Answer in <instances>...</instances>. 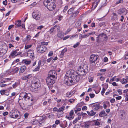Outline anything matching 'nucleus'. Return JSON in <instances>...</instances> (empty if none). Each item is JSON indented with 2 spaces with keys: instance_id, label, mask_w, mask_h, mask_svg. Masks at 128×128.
Segmentation results:
<instances>
[{
  "instance_id": "4c0bfd02",
  "label": "nucleus",
  "mask_w": 128,
  "mask_h": 128,
  "mask_svg": "<svg viewBox=\"0 0 128 128\" xmlns=\"http://www.w3.org/2000/svg\"><path fill=\"white\" fill-rule=\"evenodd\" d=\"M27 80L29 79L32 78L33 76V74H30L26 76Z\"/></svg>"
},
{
  "instance_id": "69168bd1",
  "label": "nucleus",
  "mask_w": 128,
  "mask_h": 128,
  "mask_svg": "<svg viewBox=\"0 0 128 128\" xmlns=\"http://www.w3.org/2000/svg\"><path fill=\"white\" fill-rule=\"evenodd\" d=\"M70 37V36H65L64 38L63 39V40H66L69 38Z\"/></svg>"
},
{
  "instance_id": "a211bd4d",
  "label": "nucleus",
  "mask_w": 128,
  "mask_h": 128,
  "mask_svg": "<svg viewBox=\"0 0 128 128\" xmlns=\"http://www.w3.org/2000/svg\"><path fill=\"white\" fill-rule=\"evenodd\" d=\"M92 122H86L85 123V128H89L90 126H92Z\"/></svg>"
},
{
  "instance_id": "0eeeda50",
  "label": "nucleus",
  "mask_w": 128,
  "mask_h": 128,
  "mask_svg": "<svg viewBox=\"0 0 128 128\" xmlns=\"http://www.w3.org/2000/svg\"><path fill=\"white\" fill-rule=\"evenodd\" d=\"M32 15L33 18L36 20H39L40 18V13L38 11H35L33 12Z\"/></svg>"
},
{
  "instance_id": "72a5a7b5",
  "label": "nucleus",
  "mask_w": 128,
  "mask_h": 128,
  "mask_svg": "<svg viewBox=\"0 0 128 128\" xmlns=\"http://www.w3.org/2000/svg\"><path fill=\"white\" fill-rule=\"evenodd\" d=\"M80 118L78 117L76 118L75 120H74L73 122V124H75L78 121L80 120Z\"/></svg>"
},
{
  "instance_id": "4d7b16f0",
  "label": "nucleus",
  "mask_w": 128,
  "mask_h": 128,
  "mask_svg": "<svg viewBox=\"0 0 128 128\" xmlns=\"http://www.w3.org/2000/svg\"><path fill=\"white\" fill-rule=\"evenodd\" d=\"M122 97L121 96H120L116 97V99L118 100H121L122 98Z\"/></svg>"
},
{
  "instance_id": "20e7f679",
  "label": "nucleus",
  "mask_w": 128,
  "mask_h": 128,
  "mask_svg": "<svg viewBox=\"0 0 128 128\" xmlns=\"http://www.w3.org/2000/svg\"><path fill=\"white\" fill-rule=\"evenodd\" d=\"M20 98L24 99L26 100H30L32 102L34 101V98L32 95L30 93L28 94L25 92H23L20 94Z\"/></svg>"
},
{
  "instance_id": "ddd939ff",
  "label": "nucleus",
  "mask_w": 128,
  "mask_h": 128,
  "mask_svg": "<svg viewBox=\"0 0 128 128\" xmlns=\"http://www.w3.org/2000/svg\"><path fill=\"white\" fill-rule=\"evenodd\" d=\"M66 117L69 120L73 119L74 118V111L71 110L70 113L69 115L66 116Z\"/></svg>"
},
{
  "instance_id": "79ce46f5",
  "label": "nucleus",
  "mask_w": 128,
  "mask_h": 128,
  "mask_svg": "<svg viewBox=\"0 0 128 128\" xmlns=\"http://www.w3.org/2000/svg\"><path fill=\"white\" fill-rule=\"evenodd\" d=\"M54 116V114H48V117L50 118H53Z\"/></svg>"
},
{
  "instance_id": "864d4df0",
  "label": "nucleus",
  "mask_w": 128,
  "mask_h": 128,
  "mask_svg": "<svg viewBox=\"0 0 128 128\" xmlns=\"http://www.w3.org/2000/svg\"><path fill=\"white\" fill-rule=\"evenodd\" d=\"M53 59V58L51 57L47 59V62L48 63H50Z\"/></svg>"
},
{
  "instance_id": "2eb2a0df",
  "label": "nucleus",
  "mask_w": 128,
  "mask_h": 128,
  "mask_svg": "<svg viewBox=\"0 0 128 128\" xmlns=\"http://www.w3.org/2000/svg\"><path fill=\"white\" fill-rule=\"evenodd\" d=\"M120 82L122 84H125L128 82V76L126 77V78L121 79Z\"/></svg>"
},
{
  "instance_id": "7c9ffc66",
  "label": "nucleus",
  "mask_w": 128,
  "mask_h": 128,
  "mask_svg": "<svg viewBox=\"0 0 128 128\" xmlns=\"http://www.w3.org/2000/svg\"><path fill=\"white\" fill-rule=\"evenodd\" d=\"M26 64H30L31 63V61L30 60H23L22 61Z\"/></svg>"
},
{
  "instance_id": "5fc2aeb1",
  "label": "nucleus",
  "mask_w": 128,
  "mask_h": 128,
  "mask_svg": "<svg viewBox=\"0 0 128 128\" xmlns=\"http://www.w3.org/2000/svg\"><path fill=\"white\" fill-rule=\"evenodd\" d=\"M125 58L126 59V60L128 59V52H126L125 55Z\"/></svg>"
},
{
  "instance_id": "c756f323",
  "label": "nucleus",
  "mask_w": 128,
  "mask_h": 128,
  "mask_svg": "<svg viewBox=\"0 0 128 128\" xmlns=\"http://www.w3.org/2000/svg\"><path fill=\"white\" fill-rule=\"evenodd\" d=\"M63 36V34L62 32H58V36L60 38H62Z\"/></svg>"
},
{
  "instance_id": "4468645a",
  "label": "nucleus",
  "mask_w": 128,
  "mask_h": 128,
  "mask_svg": "<svg viewBox=\"0 0 128 128\" xmlns=\"http://www.w3.org/2000/svg\"><path fill=\"white\" fill-rule=\"evenodd\" d=\"M19 51V49L13 50L11 53L10 56L13 58H14L17 56V53L18 52V51Z\"/></svg>"
},
{
  "instance_id": "f8f14e48",
  "label": "nucleus",
  "mask_w": 128,
  "mask_h": 128,
  "mask_svg": "<svg viewBox=\"0 0 128 128\" xmlns=\"http://www.w3.org/2000/svg\"><path fill=\"white\" fill-rule=\"evenodd\" d=\"M27 56L32 59H34L35 58L34 54L33 51L30 50H29L28 51Z\"/></svg>"
},
{
  "instance_id": "09e8293b",
  "label": "nucleus",
  "mask_w": 128,
  "mask_h": 128,
  "mask_svg": "<svg viewBox=\"0 0 128 128\" xmlns=\"http://www.w3.org/2000/svg\"><path fill=\"white\" fill-rule=\"evenodd\" d=\"M106 90V89L104 88H102V90L101 92V94L102 95H103Z\"/></svg>"
},
{
  "instance_id": "423d86ee",
  "label": "nucleus",
  "mask_w": 128,
  "mask_h": 128,
  "mask_svg": "<svg viewBox=\"0 0 128 128\" xmlns=\"http://www.w3.org/2000/svg\"><path fill=\"white\" fill-rule=\"evenodd\" d=\"M98 55L92 54L91 55L90 59V61L91 64H95L98 58Z\"/></svg>"
},
{
  "instance_id": "774afa93",
  "label": "nucleus",
  "mask_w": 128,
  "mask_h": 128,
  "mask_svg": "<svg viewBox=\"0 0 128 128\" xmlns=\"http://www.w3.org/2000/svg\"><path fill=\"white\" fill-rule=\"evenodd\" d=\"M115 100L114 98H112L110 100V102L112 103H113L115 102Z\"/></svg>"
},
{
  "instance_id": "b1692460",
  "label": "nucleus",
  "mask_w": 128,
  "mask_h": 128,
  "mask_svg": "<svg viewBox=\"0 0 128 128\" xmlns=\"http://www.w3.org/2000/svg\"><path fill=\"white\" fill-rule=\"evenodd\" d=\"M87 113L88 115L91 116H93L96 114V113L93 110H91L90 112L87 111Z\"/></svg>"
},
{
  "instance_id": "8fccbe9b",
  "label": "nucleus",
  "mask_w": 128,
  "mask_h": 128,
  "mask_svg": "<svg viewBox=\"0 0 128 128\" xmlns=\"http://www.w3.org/2000/svg\"><path fill=\"white\" fill-rule=\"evenodd\" d=\"M68 8V6H66L64 8L63 10V12H66V11L67 10Z\"/></svg>"
},
{
  "instance_id": "e2e57ef3",
  "label": "nucleus",
  "mask_w": 128,
  "mask_h": 128,
  "mask_svg": "<svg viewBox=\"0 0 128 128\" xmlns=\"http://www.w3.org/2000/svg\"><path fill=\"white\" fill-rule=\"evenodd\" d=\"M95 3L96 4V5H98L99 2H100V0H94Z\"/></svg>"
},
{
  "instance_id": "37998d69",
  "label": "nucleus",
  "mask_w": 128,
  "mask_h": 128,
  "mask_svg": "<svg viewBox=\"0 0 128 128\" xmlns=\"http://www.w3.org/2000/svg\"><path fill=\"white\" fill-rule=\"evenodd\" d=\"M116 77V76H114V77L112 78L110 80L109 82L110 84H112V83L114 80H115V78Z\"/></svg>"
},
{
  "instance_id": "412c9836",
  "label": "nucleus",
  "mask_w": 128,
  "mask_h": 128,
  "mask_svg": "<svg viewBox=\"0 0 128 128\" xmlns=\"http://www.w3.org/2000/svg\"><path fill=\"white\" fill-rule=\"evenodd\" d=\"M100 105L99 104H94L93 108L95 110H98L100 108Z\"/></svg>"
},
{
  "instance_id": "052dcab7",
  "label": "nucleus",
  "mask_w": 128,
  "mask_h": 128,
  "mask_svg": "<svg viewBox=\"0 0 128 128\" xmlns=\"http://www.w3.org/2000/svg\"><path fill=\"white\" fill-rule=\"evenodd\" d=\"M48 42H42V45H47L48 44Z\"/></svg>"
},
{
  "instance_id": "bf43d9fd",
  "label": "nucleus",
  "mask_w": 128,
  "mask_h": 128,
  "mask_svg": "<svg viewBox=\"0 0 128 128\" xmlns=\"http://www.w3.org/2000/svg\"><path fill=\"white\" fill-rule=\"evenodd\" d=\"M81 110V108H78L76 110H75V113H77L78 112L80 111Z\"/></svg>"
},
{
  "instance_id": "0e129e2a",
  "label": "nucleus",
  "mask_w": 128,
  "mask_h": 128,
  "mask_svg": "<svg viewBox=\"0 0 128 128\" xmlns=\"http://www.w3.org/2000/svg\"><path fill=\"white\" fill-rule=\"evenodd\" d=\"M80 43L79 42H77L76 44L74 45L73 47L74 48H76L79 45Z\"/></svg>"
},
{
  "instance_id": "39448f33",
  "label": "nucleus",
  "mask_w": 128,
  "mask_h": 128,
  "mask_svg": "<svg viewBox=\"0 0 128 128\" xmlns=\"http://www.w3.org/2000/svg\"><path fill=\"white\" fill-rule=\"evenodd\" d=\"M37 51L39 53H42L46 50L47 48L43 45H38L36 48Z\"/></svg>"
},
{
  "instance_id": "9b49d317",
  "label": "nucleus",
  "mask_w": 128,
  "mask_h": 128,
  "mask_svg": "<svg viewBox=\"0 0 128 128\" xmlns=\"http://www.w3.org/2000/svg\"><path fill=\"white\" fill-rule=\"evenodd\" d=\"M48 76H50L53 78H56L57 77L56 72L54 70H51L49 72Z\"/></svg>"
},
{
  "instance_id": "e433bc0d",
  "label": "nucleus",
  "mask_w": 128,
  "mask_h": 128,
  "mask_svg": "<svg viewBox=\"0 0 128 128\" xmlns=\"http://www.w3.org/2000/svg\"><path fill=\"white\" fill-rule=\"evenodd\" d=\"M124 2V0H120L118 1L116 3V5H117L120 4H122Z\"/></svg>"
},
{
  "instance_id": "6ab92c4d",
  "label": "nucleus",
  "mask_w": 128,
  "mask_h": 128,
  "mask_svg": "<svg viewBox=\"0 0 128 128\" xmlns=\"http://www.w3.org/2000/svg\"><path fill=\"white\" fill-rule=\"evenodd\" d=\"M26 69V67L25 66H22L20 68V73H24Z\"/></svg>"
},
{
  "instance_id": "ea45409f",
  "label": "nucleus",
  "mask_w": 128,
  "mask_h": 128,
  "mask_svg": "<svg viewBox=\"0 0 128 128\" xmlns=\"http://www.w3.org/2000/svg\"><path fill=\"white\" fill-rule=\"evenodd\" d=\"M75 100V99H71L69 100V102L71 103H73L74 102Z\"/></svg>"
},
{
  "instance_id": "f257e3e1",
  "label": "nucleus",
  "mask_w": 128,
  "mask_h": 128,
  "mask_svg": "<svg viewBox=\"0 0 128 128\" xmlns=\"http://www.w3.org/2000/svg\"><path fill=\"white\" fill-rule=\"evenodd\" d=\"M80 79L78 74L74 70H70L66 72L64 81L65 84L69 85L76 83Z\"/></svg>"
},
{
  "instance_id": "c85d7f7f",
  "label": "nucleus",
  "mask_w": 128,
  "mask_h": 128,
  "mask_svg": "<svg viewBox=\"0 0 128 128\" xmlns=\"http://www.w3.org/2000/svg\"><path fill=\"white\" fill-rule=\"evenodd\" d=\"M75 92L74 91L72 92H70L68 93L67 94V96L68 97L70 98L74 94Z\"/></svg>"
},
{
  "instance_id": "473e14b6",
  "label": "nucleus",
  "mask_w": 128,
  "mask_h": 128,
  "mask_svg": "<svg viewBox=\"0 0 128 128\" xmlns=\"http://www.w3.org/2000/svg\"><path fill=\"white\" fill-rule=\"evenodd\" d=\"M79 12V11L78 10H77L76 11L74 12L73 14L72 15V17H76Z\"/></svg>"
},
{
  "instance_id": "603ef678",
  "label": "nucleus",
  "mask_w": 128,
  "mask_h": 128,
  "mask_svg": "<svg viewBox=\"0 0 128 128\" xmlns=\"http://www.w3.org/2000/svg\"><path fill=\"white\" fill-rule=\"evenodd\" d=\"M44 26H40L38 27L37 28V29L40 30H41L44 28Z\"/></svg>"
},
{
  "instance_id": "cd10ccee",
  "label": "nucleus",
  "mask_w": 128,
  "mask_h": 128,
  "mask_svg": "<svg viewBox=\"0 0 128 128\" xmlns=\"http://www.w3.org/2000/svg\"><path fill=\"white\" fill-rule=\"evenodd\" d=\"M39 122V120L35 119L31 122V124H32L35 125L37 124H38Z\"/></svg>"
},
{
  "instance_id": "5701e85b",
  "label": "nucleus",
  "mask_w": 128,
  "mask_h": 128,
  "mask_svg": "<svg viewBox=\"0 0 128 128\" xmlns=\"http://www.w3.org/2000/svg\"><path fill=\"white\" fill-rule=\"evenodd\" d=\"M31 36L30 35H28L23 40V42H25L26 41L28 42L31 39Z\"/></svg>"
},
{
  "instance_id": "dca6fc26",
  "label": "nucleus",
  "mask_w": 128,
  "mask_h": 128,
  "mask_svg": "<svg viewBox=\"0 0 128 128\" xmlns=\"http://www.w3.org/2000/svg\"><path fill=\"white\" fill-rule=\"evenodd\" d=\"M47 118V117L45 116H41L40 117L39 121L45 123L46 122V119Z\"/></svg>"
},
{
  "instance_id": "49530a36",
  "label": "nucleus",
  "mask_w": 128,
  "mask_h": 128,
  "mask_svg": "<svg viewBox=\"0 0 128 128\" xmlns=\"http://www.w3.org/2000/svg\"><path fill=\"white\" fill-rule=\"evenodd\" d=\"M53 52L52 51H51L49 52V53L48 55V56H49V57L51 56H53Z\"/></svg>"
},
{
  "instance_id": "338daca9",
  "label": "nucleus",
  "mask_w": 128,
  "mask_h": 128,
  "mask_svg": "<svg viewBox=\"0 0 128 128\" xmlns=\"http://www.w3.org/2000/svg\"><path fill=\"white\" fill-rule=\"evenodd\" d=\"M115 80L116 82H118L119 81H120V82L121 79L120 78H117L115 79Z\"/></svg>"
},
{
  "instance_id": "1a4fd4ad",
  "label": "nucleus",
  "mask_w": 128,
  "mask_h": 128,
  "mask_svg": "<svg viewBox=\"0 0 128 128\" xmlns=\"http://www.w3.org/2000/svg\"><path fill=\"white\" fill-rule=\"evenodd\" d=\"M40 87L39 85V83L37 82H35L34 83H32L31 85V87L32 90L36 91Z\"/></svg>"
},
{
  "instance_id": "f03ea898",
  "label": "nucleus",
  "mask_w": 128,
  "mask_h": 128,
  "mask_svg": "<svg viewBox=\"0 0 128 128\" xmlns=\"http://www.w3.org/2000/svg\"><path fill=\"white\" fill-rule=\"evenodd\" d=\"M55 2V0H44V4L50 11H52L56 7Z\"/></svg>"
},
{
  "instance_id": "4be33fe9",
  "label": "nucleus",
  "mask_w": 128,
  "mask_h": 128,
  "mask_svg": "<svg viewBox=\"0 0 128 128\" xmlns=\"http://www.w3.org/2000/svg\"><path fill=\"white\" fill-rule=\"evenodd\" d=\"M74 8H72L69 9L67 13L68 14H73L74 13L73 12L74 11Z\"/></svg>"
},
{
  "instance_id": "f704fd0d",
  "label": "nucleus",
  "mask_w": 128,
  "mask_h": 128,
  "mask_svg": "<svg viewBox=\"0 0 128 128\" xmlns=\"http://www.w3.org/2000/svg\"><path fill=\"white\" fill-rule=\"evenodd\" d=\"M105 114L106 112H105L103 110L99 114V116L101 117H103L105 116Z\"/></svg>"
},
{
  "instance_id": "a19ab883",
  "label": "nucleus",
  "mask_w": 128,
  "mask_h": 128,
  "mask_svg": "<svg viewBox=\"0 0 128 128\" xmlns=\"http://www.w3.org/2000/svg\"><path fill=\"white\" fill-rule=\"evenodd\" d=\"M56 26L55 29L56 28L58 30V32H60V28L59 26Z\"/></svg>"
},
{
  "instance_id": "aec40b11",
  "label": "nucleus",
  "mask_w": 128,
  "mask_h": 128,
  "mask_svg": "<svg viewBox=\"0 0 128 128\" xmlns=\"http://www.w3.org/2000/svg\"><path fill=\"white\" fill-rule=\"evenodd\" d=\"M67 51V49L66 48H65L62 51L60 55V57L61 58H62L64 56V54Z\"/></svg>"
},
{
  "instance_id": "7ed1b4c3",
  "label": "nucleus",
  "mask_w": 128,
  "mask_h": 128,
  "mask_svg": "<svg viewBox=\"0 0 128 128\" xmlns=\"http://www.w3.org/2000/svg\"><path fill=\"white\" fill-rule=\"evenodd\" d=\"M88 69V65L87 64H82L78 68V71L80 75L83 76L86 74Z\"/></svg>"
},
{
  "instance_id": "9d476101",
  "label": "nucleus",
  "mask_w": 128,
  "mask_h": 128,
  "mask_svg": "<svg viewBox=\"0 0 128 128\" xmlns=\"http://www.w3.org/2000/svg\"><path fill=\"white\" fill-rule=\"evenodd\" d=\"M128 13V10L125 8H122L118 11V13L120 15H126Z\"/></svg>"
},
{
  "instance_id": "a878e982",
  "label": "nucleus",
  "mask_w": 128,
  "mask_h": 128,
  "mask_svg": "<svg viewBox=\"0 0 128 128\" xmlns=\"http://www.w3.org/2000/svg\"><path fill=\"white\" fill-rule=\"evenodd\" d=\"M65 106H62L59 108L58 110V112H64L65 110Z\"/></svg>"
},
{
  "instance_id": "2f4dec72",
  "label": "nucleus",
  "mask_w": 128,
  "mask_h": 128,
  "mask_svg": "<svg viewBox=\"0 0 128 128\" xmlns=\"http://www.w3.org/2000/svg\"><path fill=\"white\" fill-rule=\"evenodd\" d=\"M57 112V115L58 118L61 117L63 116L64 112Z\"/></svg>"
},
{
  "instance_id": "3c124183",
  "label": "nucleus",
  "mask_w": 128,
  "mask_h": 128,
  "mask_svg": "<svg viewBox=\"0 0 128 128\" xmlns=\"http://www.w3.org/2000/svg\"><path fill=\"white\" fill-rule=\"evenodd\" d=\"M111 84H112L113 86H118V84L115 82H114L112 83Z\"/></svg>"
},
{
  "instance_id": "6e6552de",
  "label": "nucleus",
  "mask_w": 128,
  "mask_h": 128,
  "mask_svg": "<svg viewBox=\"0 0 128 128\" xmlns=\"http://www.w3.org/2000/svg\"><path fill=\"white\" fill-rule=\"evenodd\" d=\"M46 81L47 84L49 85H51L53 84L55 82L54 78L49 76L48 77Z\"/></svg>"
},
{
  "instance_id": "c03bdc74",
  "label": "nucleus",
  "mask_w": 128,
  "mask_h": 128,
  "mask_svg": "<svg viewBox=\"0 0 128 128\" xmlns=\"http://www.w3.org/2000/svg\"><path fill=\"white\" fill-rule=\"evenodd\" d=\"M56 26H54V27L52 28L50 30V33H52L54 30L55 29Z\"/></svg>"
},
{
  "instance_id": "de8ad7c7",
  "label": "nucleus",
  "mask_w": 128,
  "mask_h": 128,
  "mask_svg": "<svg viewBox=\"0 0 128 128\" xmlns=\"http://www.w3.org/2000/svg\"><path fill=\"white\" fill-rule=\"evenodd\" d=\"M38 126H42L43 124L44 123V122H42L40 121H39Z\"/></svg>"
},
{
  "instance_id": "6e6d98bb",
  "label": "nucleus",
  "mask_w": 128,
  "mask_h": 128,
  "mask_svg": "<svg viewBox=\"0 0 128 128\" xmlns=\"http://www.w3.org/2000/svg\"><path fill=\"white\" fill-rule=\"evenodd\" d=\"M100 79L101 81H102L105 80V78L103 76H101L100 77Z\"/></svg>"
},
{
  "instance_id": "680f3d73",
  "label": "nucleus",
  "mask_w": 128,
  "mask_h": 128,
  "mask_svg": "<svg viewBox=\"0 0 128 128\" xmlns=\"http://www.w3.org/2000/svg\"><path fill=\"white\" fill-rule=\"evenodd\" d=\"M4 92L5 91L4 90H1L0 91V93L2 95L4 94Z\"/></svg>"
},
{
  "instance_id": "c9c22d12",
  "label": "nucleus",
  "mask_w": 128,
  "mask_h": 128,
  "mask_svg": "<svg viewBox=\"0 0 128 128\" xmlns=\"http://www.w3.org/2000/svg\"><path fill=\"white\" fill-rule=\"evenodd\" d=\"M16 25L18 27H20L21 26V21H18L16 23Z\"/></svg>"
},
{
  "instance_id": "f3484780",
  "label": "nucleus",
  "mask_w": 128,
  "mask_h": 128,
  "mask_svg": "<svg viewBox=\"0 0 128 128\" xmlns=\"http://www.w3.org/2000/svg\"><path fill=\"white\" fill-rule=\"evenodd\" d=\"M42 64V62L41 60H40L38 62V65L36 68H35L33 70L34 72H36L39 71L41 66Z\"/></svg>"
},
{
  "instance_id": "a18cd8bd",
  "label": "nucleus",
  "mask_w": 128,
  "mask_h": 128,
  "mask_svg": "<svg viewBox=\"0 0 128 128\" xmlns=\"http://www.w3.org/2000/svg\"><path fill=\"white\" fill-rule=\"evenodd\" d=\"M18 86V84L16 82H15L12 85V87L14 88H15Z\"/></svg>"
},
{
  "instance_id": "58836bf2",
  "label": "nucleus",
  "mask_w": 128,
  "mask_h": 128,
  "mask_svg": "<svg viewBox=\"0 0 128 128\" xmlns=\"http://www.w3.org/2000/svg\"><path fill=\"white\" fill-rule=\"evenodd\" d=\"M32 44L26 46H25V49L26 50H28L29 48H30L32 46Z\"/></svg>"
},
{
  "instance_id": "13d9d810",
  "label": "nucleus",
  "mask_w": 128,
  "mask_h": 128,
  "mask_svg": "<svg viewBox=\"0 0 128 128\" xmlns=\"http://www.w3.org/2000/svg\"><path fill=\"white\" fill-rule=\"evenodd\" d=\"M8 1L7 0H5V1H4L3 2V4L5 6H6L7 5Z\"/></svg>"
},
{
  "instance_id": "bb28decb",
  "label": "nucleus",
  "mask_w": 128,
  "mask_h": 128,
  "mask_svg": "<svg viewBox=\"0 0 128 128\" xmlns=\"http://www.w3.org/2000/svg\"><path fill=\"white\" fill-rule=\"evenodd\" d=\"M80 39L82 40V38H86L88 37V34H87L84 35L80 34L79 36Z\"/></svg>"
},
{
  "instance_id": "393cba45",
  "label": "nucleus",
  "mask_w": 128,
  "mask_h": 128,
  "mask_svg": "<svg viewBox=\"0 0 128 128\" xmlns=\"http://www.w3.org/2000/svg\"><path fill=\"white\" fill-rule=\"evenodd\" d=\"M11 118L15 119L18 118V119H19L20 118V116L18 114L14 115L13 114L11 116Z\"/></svg>"
}]
</instances>
